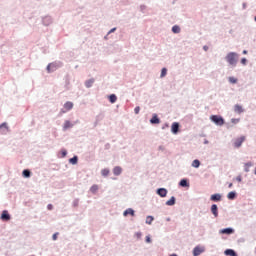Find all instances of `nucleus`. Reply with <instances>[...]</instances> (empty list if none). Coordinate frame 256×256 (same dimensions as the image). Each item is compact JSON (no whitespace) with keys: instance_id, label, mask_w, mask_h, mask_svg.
Wrapping results in <instances>:
<instances>
[{"instance_id":"nucleus-1","label":"nucleus","mask_w":256,"mask_h":256,"mask_svg":"<svg viewBox=\"0 0 256 256\" xmlns=\"http://www.w3.org/2000/svg\"><path fill=\"white\" fill-rule=\"evenodd\" d=\"M239 55L235 52H230L226 55V61L229 63V65H232V67H235L237 65V59Z\"/></svg>"},{"instance_id":"nucleus-2","label":"nucleus","mask_w":256,"mask_h":256,"mask_svg":"<svg viewBox=\"0 0 256 256\" xmlns=\"http://www.w3.org/2000/svg\"><path fill=\"white\" fill-rule=\"evenodd\" d=\"M210 121H212V123H215V125H218L219 127H222V125H225V120L223 119V117L219 115H212L210 117Z\"/></svg>"},{"instance_id":"nucleus-3","label":"nucleus","mask_w":256,"mask_h":256,"mask_svg":"<svg viewBox=\"0 0 256 256\" xmlns=\"http://www.w3.org/2000/svg\"><path fill=\"white\" fill-rule=\"evenodd\" d=\"M244 142H245V136H242V137H240V138H237V139L234 141V147L239 148V147H241V145H243Z\"/></svg>"},{"instance_id":"nucleus-4","label":"nucleus","mask_w":256,"mask_h":256,"mask_svg":"<svg viewBox=\"0 0 256 256\" xmlns=\"http://www.w3.org/2000/svg\"><path fill=\"white\" fill-rule=\"evenodd\" d=\"M205 251V248L201 247V246H196L193 250V255L194 256H199L201 255V253H203Z\"/></svg>"},{"instance_id":"nucleus-5","label":"nucleus","mask_w":256,"mask_h":256,"mask_svg":"<svg viewBox=\"0 0 256 256\" xmlns=\"http://www.w3.org/2000/svg\"><path fill=\"white\" fill-rule=\"evenodd\" d=\"M2 221H9L11 219V216L9 215V212L7 210H4L1 214Z\"/></svg>"},{"instance_id":"nucleus-6","label":"nucleus","mask_w":256,"mask_h":256,"mask_svg":"<svg viewBox=\"0 0 256 256\" xmlns=\"http://www.w3.org/2000/svg\"><path fill=\"white\" fill-rule=\"evenodd\" d=\"M171 131L174 133V135H177V133H179V123L174 122L172 124Z\"/></svg>"},{"instance_id":"nucleus-7","label":"nucleus","mask_w":256,"mask_h":256,"mask_svg":"<svg viewBox=\"0 0 256 256\" xmlns=\"http://www.w3.org/2000/svg\"><path fill=\"white\" fill-rule=\"evenodd\" d=\"M124 217H127V215H131V217H135V210L132 208H128L123 213Z\"/></svg>"},{"instance_id":"nucleus-8","label":"nucleus","mask_w":256,"mask_h":256,"mask_svg":"<svg viewBox=\"0 0 256 256\" xmlns=\"http://www.w3.org/2000/svg\"><path fill=\"white\" fill-rule=\"evenodd\" d=\"M233 232H234L233 228H225V229L220 230V233L222 235H231V234H233Z\"/></svg>"},{"instance_id":"nucleus-9","label":"nucleus","mask_w":256,"mask_h":256,"mask_svg":"<svg viewBox=\"0 0 256 256\" xmlns=\"http://www.w3.org/2000/svg\"><path fill=\"white\" fill-rule=\"evenodd\" d=\"M157 194L160 196V197H167V189L165 188H159L157 190Z\"/></svg>"},{"instance_id":"nucleus-10","label":"nucleus","mask_w":256,"mask_h":256,"mask_svg":"<svg viewBox=\"0 0 256 256\" xmlns=\"http://www.w3.org/2000/svg\"><path fill=\"white\" fill-rule=\"evenodd\" d=\"M211 212L214 215V217H219V212H218L217 204H213L211 206Z\"/></svg>"},{"instance_id":"nucleus-11","label":"nucleus","mask_w":256,"mask_h":256,"mask_svg":"<svg viewBox=\"0 0 256 256\" xmlns=\"http://www.w3.org/2000/svg\"><path fill=\"white\" fill-rule=\"evenodd\" d=\"M150 123H152L153 125H159V123H161V120H159V118L157 117V115H154L151 120Z\"/></svg>"},{"instance_id":"nucleus-12","label":"nucleus","mask_w":256,"mask_h":256,"mask_svg":"<svg viewBox=\"0 0 256 256\" xmlns=\"http://www.w3.org/2000/svg\"><path fill=\"white\" fill-rule=\"evenodd\" d=\"M122 172H123V169H122L120 166H116V167H114V169H113V173H114V175H116V176L121 175Z\"/></svg>"},{"instance_id":"nucleus-13","label":"nucleus","mask_w":256,"mask_h":256,"mask_svg":"<svg viewBox=\"0 0 256 256\" xmlns=\"http://www.w3.org/2000/svg\"><path fill=\"white\" fill-rule=\"evenodd\" d=\"M71 127H73V124L69 120H66L64 122L63 130L67 131V129H71Z\"/></svg>"},{"instance_id":"nucleus-14","label":"nucleus","mask_w":256,"mask_h":256,"mask_svg":"<svg viewBox=\"0 0 256 256\" xmlns=\"http://www.w3.org/2000/svg\"><path fill=\"white\" fill-rule=\"evenodd\" d=\"M64 109L66 110V111H71V109H73V102H66L65 104H64Z\"/></svg>"},{"instance_id":"nucleus-15","label":"nucleus","mask_w":256,"mask_h":256,"mask_svg":"<svg viewBox=\"0 0 256 256\" xmlns=\"http://www.w3.org/2000/svg\"><path fill=\"white\" fill-rule=\"evenodd\" d=\"M234 111L235 113H239V114L243 113V106L236 104L234 106Z\"/></svg>"},{"instance_id":"nucleus-16","label":"nucleus","mask_w":256,"mask_h":256,"mask_svg":"<svg viewBox=\"0 0 256 256\" xmlns=\"http://www.w3.org/2000/svg\"><path fill=\"white\" fill-rule=\"evenodd\" d=\"M224 253H225V255H228V256H237V253L233 249H227V250H225Z\"/></svg>"},{"instance_id":"nucleus-17","label":"nucleus","mask_w":256,"mask_h":256,"mask_svg":"<svg viewBox=\"0 0 256 256\" xmlns=\"http://www.w3.org/2000/svg\"><path fill=\"white\" fill-rule=\"evenodd\" d=\"M237 197V193L235 192H229L227 195V199H230V201H233V199H235Z\"/></svg>"},{"instance_id":"nucleus-18","label":"nucleus","mask_w":256,"mask_h":256,"mask_svg":"<svg viewBox=\"0 0 256 256\" xmlns=\"http://www.w3.org/2000/svg\"><path fill=\"white\" fill-rule=\"evenodd\" d=\"M95 83V79H90L85 82V86L89 89V87H93V84Z\"/></svg>"},{"instance_id":"nucleus-19","label":"nucleus","mask_w":256,"mask_h":256,"mask_svg":"<svg viewBox=\"0 0 256 256\" xmlns=\"http://www.w3.org/2000/svg\"><path fill=\"white\" fill-rule=\"evenodd\" d=\"M210 199H211V201H221V195L213 194Z\"/></svg>"},{"instance_id":"nucleus-20","label":"nucleus","mask_w":256,"mask_h":256,"mask_svg":"<svg viewBox=\"0 0 256 256\" xmlns=\"http://www.w3.org/2000/svg\"><path fill=\"white\" fill-rule=\"evenodd\" d=\"M55 69H57V67L55 66V64L51 63L47 66V71L48 73H51L52 71H54Z\"/></svg>"},{"instance_id":"nucleus-21","label":"nucleus","mask_w":256,"mask_h":256,"mask_svg":"<svg viewBox=\"0 0 256 256\" xmlns=\"http://www.w3.org/2000/svg\"><path fill=\"white\" fill-rule=\"evenodd\" d=\"M166 205H168L169 207L175 205V197L172 196L167 202Z\"/></svg>"},{"instance_id":"nucleus-22","label":"nucleus","mask_w":256,"mask_h":256,"mask_svg":"<svg viewBox=\"0 0 256 256\" xmlns=\"http://www.w3.org/2000/svg\"><path fill=\"white\" fill-rule=\"evenodd\" d=\"M250 167H253V163H252V162L246 163V164L244 165V171H245L246 173H249V168H250Z\"/></svg>"},{"instance_id":"nucleus-23","label":"nucleus","mask_w":256,"mask_h":256,"mask_svg":"<svg viewBox=\"0 0 256 256\" xmlns=\"http://www.w3.org/2000/svg\"><path fill=\"white\" fill-rule=\"evenodd\" d=\"M200 165H201V162L199 160H194L192 162V167H195V169H199Z\"/></svg>"},{"instance_id":"nucleus-24","label":"nucleus","mask_w":256,"mask_h":256,"mask_svg":"<svg viewBox=\"0 0 256 256\" xmlns=\"http://www.w3.org/2000/svg\"><path fill=\"white\" fill-rule=\"evenodd\" d=\"M110 103H115L117 101V96L115 94H111L109 96Z\"/></svg>"},{"instance_id":"nucleus-25","label":"nucleus","mask_w":256,"mask_h":256,"mask_svg":"<svg viewBox=\"0 0 256 256\" xmlns=\"http://www.w3.org/2000/svg\"><path fill=\"white\" fill-rule=\"evenodd\" d=\"M180 186L181 187H189V182H187V180H185V179H182L180 181Z\"/></svg>"},{"instance_id":"nucleus-26","label":"nucleus","mask_w":256,"mask_h":256,"mask_svg":"<svg viewBox=\"0 0 256 256\" xmlns=\"http://www.w3.org/2000/svg\"><path fill=\"white\" fill-rule=\"evenodd\" d=\"M78 158L77 156H74L73 158H70L69 163L72 165H77Z\"/></svg>"},{"instance_id":"nucleus-27","label":"nucleus","mask_w":256,"mask_h":256,"mask_svg":"<svg viewBox=\"0 0 256 256\" xmlns=\"http://www.w3.org/2000/svg\"><path fill=\"white\" fill-rule=\"evenodd\" d=\"M91 193H95L96 191H99V186L97 184H94L91 188H90Z\"/></svg>"},{"instance_id":"nucleus-28","label":"nucleus","mask_w":256,"mask_h":256,"mask_svg":"<svg viewBox=\"0 0 256 256\" xmlns=\"http://www.w3.org/2000/svg\"><path fill=\"white\" fill-rule=\"evenodd\" d=\"M172 31L174 33H181V28L179 26L175 25L172 27Z\"/></svg>"},{"instance_id":"nucleus-29","label":"nucleus","mask_w":256,"mask_h":256,"mask_svg":"<svg viewBox=\"0 0 256 256\" xmlns=\"http://www.w3.org/2000/svg\"><path fill=\"white\" fill-rule=\"evenodd\" d=\"M101 175H103V177H107V175H109V169L105 168L101 171Z\"/></svg>"},{"instance_id":"nucleus-30","label":"nucleus","mask_w":256,"mask_h":256,"mask_svg":"<svg viewBox=\"0 0 256 256\" xmlns=\"http://www.w3.org/2000/svg\"><path fill=\"white\" fill-rule=\"evenodd\" d=\"M153 216H147V218H146V223L148 224V225H151V223H153Z\"/></svg>"},{"instance_id":"nucleus-31","label":"nucleus","mask_w":256,"mask_h":256,"mask_svg":"<svg viewBox=\"0 0 256 256\" xmlns=\"http://www.w3.org/2000/svg\"><path fill=\"white\" fill-rule=\"evenodd\" d=\"M23 177H31V171H29V170H24V171H23Z\"/></svg>"},{"instance_id":"nucleus-32","label":"nucleus","mask_w":256,"mask_h":256,"mask_svg":"<svg viewBox=\"0 0 256 256\" xmlns=\"http://www.w3.org/2000/svg\"><path fill=\"white\" fill-rule=\"evenodd\" d=\"M165 75H167V68L162 69L160 77H165Z\"/></svg>"},{"instance_id":"nucleus-33","label":"nucleus","mask_w":256,"mask_h":256,"mask_svg":"<svg viewBox=\"0 0 256 256\" xmlns=\"http://www.w3.org/2000/svg\"><path fill=\"white\" fill-rule=\"evenodd\" d=\"M229 82L232 83V84H235V83H237V78L229 77Z\"/></svg>"},{"instance_id":"nucleus-34","label":"nucleus","mask_w":256,"mask_h":256,"mask_svg":"<svg viewBox=\"0 0 256 256\" xmlns=\"http://www.w3.org/2000/svg\"><path fill=\"white\" fill-rule=\"evenodd\" d=\"M142 233L141 232H136L135 234H134V237H136V239H141V237H142Z\"/></svg>"},{"instance_id":"nucleus-35","label":"nucleus","mask_w":256,"mask_h":256,"mask_svg":"<svg viewBox=\"0 0 256 256\" xmlns=\"http://www.w3.org/2000/svg\"><path fill=\"white\" fill-rule=\"evenodd\" d=\"M139 111H141V108L139 106L134 109V113L136 115H139Z\"/></svg>"},{"instance_id":"nucleus-36","label":"nucleus","mask_w":256,"mask_h":256,"mask_svg":"<svg viewBox=\"0 0 256 256\" xmlns=\"http://www.w3.org/2000/svg\"><path fill=\"white\" fill-rule=\"evenodd\" d=\"M61 157H67V150H61Z\"/></svg>"},{"instance_id":"nucleus-37","label":"nucleus","mask_w":256,"mask_h":256,"mask_svg":"<svg viewBox=\"0 0 256 256\" xmlns=\"http://www.w3.org/2000/svg\"><path fill=\"white\" fill-rule=\"evenodd\" d=\"M241 63L242 65H247V58H242Z\"/></svg>"},{"instance_id":"nucleus-38","label":"nucleus","mask_w":256,"mask_h":256,"mask_svg":"<svg viewBox=\"0 0 256 256\" xmlns=\"http://www.w3.org/2000/svg\"><path fill=\"white\" fill-rule=\"evenodd\" d=\"M57 235H59V233L53 234V236H52L53 241H57Z\"/></svg>"},{"instance_id":"nucleus-39","label":"nucleus","mask_w":256,"mask_h":256,"mask_svg":"<svg viewBox=\"0 0 256 256\" xmlns=\"http://www.w3.org/2000/svg\"><path fill=\"white\" fill-rule=\"evenodd\" d=\"M231 122L234 123V124H237V123H239V119L233 118V119L231 120Z\"/></svg>"},{"instance_id":"nucleus-40","label":"nucleus","mask_w":256,"mask_h":256,"mask_svg":"<svg viewBox=\"0 0 256 256\" xmlns=\"http://www.w3.org/2000/svg\"><path fill=\"white\" fill-rule=\"evenodd\" d=\"M3 127H4L5 129H7V123H3V124L0 125V129H3Z\"/></svg>"},{"instance_id":"nucleus-41","label":"nucleus","mask_w":256,"mask_h":256,"mask_svg":"<svg viewBox=\"0 0 256 256\" xmlns=\"http://www.w3.org/2000/svg\"><path fill=\"white\" fill-rule=\"evenodd\" d=\"M47 209H48V211H52L53 210V206L51 204H48Z\"/></svg>"},{"instance_id":"nucleus-42","label":"nucleus","mask_w":256,"mask_h":256,"mask_svg":"<svg viewBox=\"0 0 256 256\" xmlns=\"http://www.w3.org/2000/svg\"><path fill=\"white\" fill-rule=\"evenodd\" d=\"M146 243H151V237L150 236H146Z\"/></svg>"},{"instance_id":"nucleus-43","label":"nucleus","mask_w":256,"mask_h":256,"mask_svg":"<svg viewBox=\"0 0 256 256\" xmlns=\"http://www.w3.org/2000/svg\"><path fill=\"white\" fill-rule=\"evenodd\" d=\"M236 181H238V183H241V181H242L241 176H238V177L236 178Z\"/></svg>"},{"instance_id":"nucleus-44","label":"nucleus","mask_w":256,"mask_h":256,"mask_svg":"<svg viewBox=\"0 0 256 256\" xmlns=\"http://www.w3.org/2000/svg\"><path fill=\"white\" fill-rule=\"evenodd\" d=\"M117 30V28H112L109 33H114Z\"/></svg>"},{"instance_id":"nucleus-45","label":"nucleus","mask_w":256,"mask_h":256,"mask_svg":"<svg viewBox=\"0 0 256 256\" xmlns=\"http://www.w3.org/2000/svg\"><path fill=\"white\" fill-rule=\"evenodd\" d=\"M228 187L231 189V187H233V183H229Z\"/></svg>"},{"instance_id":"nucleus-46","label":"nucleus","mask_w":256,"mask_h":256,"mask_svg":"<svg viewBox=\"0 0 256 256\" xmlns=\"http://www.w3.org/2000/svg\"><path fill=\"white\" fill-rule=\"evenodd\" d=\"M243 55H247V50H243Z\"/></svg>"},{"instance_id":"nucleus-47","label":"nucleus","mask_w":256,"mask_h":256,"mask_svg":"<svg viewBox=\"0 0 256 256\" xmlns=\"http://www.w3.org/2000/svg\"><path fill=\"white\" fill-rule=\"evenodd\" d=\"M204 50L207 51V46H204Z\"/></svg>"}]
</instances>
